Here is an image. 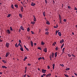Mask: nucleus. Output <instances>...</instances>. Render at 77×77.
<instances>
[{
  "mask_svg": "<svg viewBox=\"0 0 77 77\" xmlns=\"http://www.w3.org/2000/svg\"><path fill=\"white\" fill-rule=\"evenodd\" d=\"M6 33L8 34H10L11 33L10 30L9 29L6 30Z\"/></svg>",
  "mask_w": 77,
  "mask_h": 77,
  "instance_id": "f257e3e1",
  "label": "nucleus"
},
{
  "mask_svg": "<svg viewBox=\"0 0 77 77\" xmlns=\"http://www.w3.org/2000/svg\"><path fill=\"white\" fill-rule=\"evenodd\" d=\"M42 73H45V72H46V70H44L43 69H42Z\"/></svg>",
  "mask_w": 77,
  "mask_h": 77,
  "instance_id": "f03ea898",
  "label": "nucleus"
},
{
  "mask_svg": "<svg viewBox=\"0 0 77 77\" xmlns=\"http://www.w3.org/2000/svg\"><path fill=\"white\" fill-rule=\"evenodd\" d=\"M9 45V43H6V45H5V46H6V47L7 48H8Z\"/></svg>",
  "mask_w": 77,
  "mask_h": 77,
  "instance_id": "7ed1b4c3",
  "label": "nucleus"
},
{
  "mask_svg": "<svg viewBox=\"0 0 77 77\" xmlns=\"http://www.w3.org/2000/svg\"><path fill=\"white\" fill-rule=\"evenodd\" d=\"M10 54V53H7L6 54V55H5V57H8L9 56V55Z\"/></svg>",
  "mask_w": 77,
  "mask_h": 77,
  "instance_id": "20e7f679",
  "label": "nucleus"
},
{
  "mask_svg": "<svg viewBox=\"0 0 77 77\" xmlns=\"http://www.w3.org/2000/svg\"><path fill=\"white\" fill-rule=\"evenodd\" d=\"M36 5V4L35 3H34L33 2H32L31 3V5L33 6H35V5Z\"/></svg>",
  "mask_w": 77,
  "mask_h": 77,
  "instance_id": "39448f33",
  "label": "nucleus"
},
{
  "mask_svg": "<svg viewBox=\"0 0 77 77\" xmlns=\"http://www.w3.org/2000/svg\"><path fill=\"white\" fill-rule=\"evenodd\" d=\"M64 42V40L63 39H62V40H60V44H62Z\"/></svg>",
  "mask_w": 77,
  "mask_h": 77,
  "instance_id": "423d86ee",
  "label": "nucleus"
},
{
  "mask_svg": "<svg viewBox=\"0 0 77 77\" xmlns=\"http://www.w3.org/2000/svg\"><path fill=\"white\" fill-rule=\"evenodd\" d=\"M55 66V64H52V69H53V70H54V69Z\"/></svg>",
  "mask_w": 77,
  "mask_h": 77,
  "instance_id": "0eeeda50",
  "label": "nucleus"
},
{
  "mask_svg": "<svg viewBox=\"0 0 77 77\" xmlns=\"http://www.w3.org/2000/svg\"><path fill=\"white\" fill-rule=\"evenodd\" d=\"M20 29H21V30H24V29L23 28V27L22 26H20Z\"/></svg>",
  "mask_w": 77,
  "mask_h": 77,
  "instance_id": "6e6552de",
  "label": "nucleus"
},
{
  "mask_svg": "<svg viewBox=\"0 0 77 77\" xmlns=\"http://www.w3.org/2000/svg\"><path fill=\"white\" fill-rule=\"evenodd\" d=\"M58 35L59 36H61V34L60 32H58Z\"/></svg>",
  "mask_w": 77,
  "mask_h": 77,
  "instance_id": "1a4fd4ad",
  "label": "nucleus"
},
{
  "mask_svg": "<svg viewBox=\"0 0 77 77\" xmlns=\"http://www.w3.org/2000/svg\"><path fill=\"white\" fill-rule=\"evenodd\" d=\"M46 23L48 25H50V22L48 21H47Z\"/></svg>",
  "mask_w": 77,
  "mask_h": 77,
  "instance_id": "9d476101",
  "label": "nucleus"
},
{
  "mask_svg": "<svg viewBox=\"0 0 77 77\" xmlns=\"http://www.w3.org/2000/svg\"><path fill=\"white\" fill-rule=\"evenodd\" d=\"M31 46H32L33 47V42H32V41H31Z\"/></svg>",
  "mask_w": 77,
  "mask_h": 77,
  "instance_id": "9b49d317",
  "label": "nucleus"
},
{
  "mask_svg": "<svg viewBox=\"0 0 77 77\" xmlns=\"http://www.w3.org/2000/svg\"><path fill=\"white\" fill-rule=\"evenodd\" d=\"M2 68L3 69H4V68L7 69V67L5 66H2Z\"/></svg>",
  "mask_w": 77,
  "mask_h": 77,
  "instance_id": "f8f14e48",
  "label": "nucleus"
},
{
  "mask_svg": "<svg viewBox=\"0 0 77 77\" xmlns=\"http://www.w3.org/2000/svg\"><path fill=\"white\" fill-rule=\"evenodd\" d=\"M35 22L34 21L31 22V24H32V25H34V24H35Z\"/></svg>",
  "mask_w": 77,
  "mask_h": 77,
  "instance_id": "ddd939ff",
  "label": "nucleus"
},
{
  "mask_svg": "<svg viewBox=\"0 0 77 77\" xmlns=\"http://www.w3.org/2000/svg\"><path fill=\"white\" fill-rule=\"evenodd\" d=\"M44 51H45V52L46 53L47 52V49H46V48H45V49H44Z\"/></svg>",
  "mask_w": 77,
  "mask_h": 77,
  "instance_id": "4468645a",
  "label": "nucleus"
},
{
  "mask_svg": "<svg viewBox=\"0 0 77 77\" xmlns=\"http://www.w3.org/2000/svg\"><path fill=\"white\" fill-rule=\"evenodd\" d=\"M23 7L22 6V7H21V11H22V12H23Z\"/></svg>",
  "mask_w": 77,
  "mask_h": 77,
  "instance_id": "2eb2a0df",
  "label": "nucleus"
},
{
  "mask_svg": "<svg viewBox=\"0 0 77 77\" xmlns=\"http://www.w3.org/2000/svg\"><path fill=\"white\" fill-rule=\"evenodd\" d=\"M51 75V73H49L46 75V77H48L49 76H50Z\"/></svg>",
  "mask_w": 77,
  "mask_h": 77,
  "instance_id": "dca6fc26",
  "label": "nucleus"
},
{
  "mask_svg": "<svg viewBox=\"0 0 77 77\" xmlns=\"http://www.w3.org/2000/svg\"><path fill=\"white\" fill-rule=\"evenodd\" d=\"M20 50H21V51H23V47H21V48H20Z\"/></svg>",
  "mask_w": 77,
  "mask_h": 77,
  "instance_id": "f3484780",
  "label": "nucleus"
},
{
  "mask_svg": "<svg viewBox=\"0 0 77 77\" xmlns=\"http://www.w3.org/2000/svg\"><path fill=\"white\" fill-rule=\"evenodd\" d=\"M58 26L57 25H56V26H54V28H57Z\"/></svg>",
  "mask_w": 77,
  "mask_h": 77,
  "instance_id": "a211bd4d",
  "label": "nucleus"
},
{
  "mask_svg": "<svg viewBox=\"0 0 77 77\" xmlns=\"http://www.w3.org/2000/svg\"><path fill=\"white\" fill-rule=\"evenodd\" d=\"M19 17H21V18H22V15L21 14H19Z\"/></svg>",
  "mask_w": 77,
  "mask_h": 77,
  "instance_id": "6ab92c4d",
  "label": "nucleus"
},
{
  "mask_svg": "<svg viewBox=\"0 0 77 77\" xmlns=\"http://www.w3.org/2000/svg\"><path fill=\"white\" fill-rule=\"evenodd\" d=\"M11 16V15L10 14H9L7 15V17H10Z\"/></svg>",
  "mask_w": 77,
  "mask_h": 77,
  "instance_id": "aec40b11",
  "label": "nucleus"
},
{
  "mask_svg": "<svg viewBox=\"0 0 77 77\" xmlns=\"http://www.w3.org/2000/svg\"><path fill=\"white\" fill-rule=\"evenodd\" d=\"M64 46V43H63V44H62V46H61V47H60V48H63V47Z\"/></svg>",
  "mask_w": 77,
  "mask_h": 77,
  "instance_id": "412c9836",
  "label": "nucleus"
},
{
  "mask_svg": "<svg viewBox=\"0 0 77 77\" xmlns=\"http://www.w3.org/2000/svg\"><path fill=\"white\" fill-rule=\"evenodd\" d=\"M57 52H56V53H55V57H57Z\"/></svg>",
  "mask_w": 77,
  "mask_h": 77,
  "instance_id": "4be33fe9",
  "label": "nucleus"
},
{
  "mask_svg": "<svg viewBox=\"0 0 77 77\" xmlns=\"http://www.w3.org/2000/svg\"><path fill=\"white\" fill-rule=\"evenodd\" d=\"M65 49V48H63V50H62L63 53L64 52Z\"/></svg>",
  "mask_w": 77,
  "mask_h": 77,
  "instance_id": "5701e85b",
  "label": "nucleus"
},
{
  "mask_svg": "<svg viewBox=\"0 0 77 77\" xmlns=\"http://www.w3.org/2000/svg\"><path fill=\"white\" fill-rule=\"evenodd\" d=\"M45 44V43L43 42H41V45H44Z\"/></svg>",
  "mask_w": 77,
  "mask_h": 77,
  "instance_id": "b1692460",
  "label": "nucleus"
},
{
  "mask_svg": "<svg viewBox=\"0 0 77 77\" xmlns=\"http://www.w3.org/2000/svg\"><path fill=\"white\" fill-rule=\"evenodd\" d=\"M27 58V57H25V58H24V59H23V61H25L26 59Z\"/></svg>",
  "mask_w": 77,
  "mask_h": 77,
  "instance_id": "393cba45",
  "label": "nucleus"
},
{
  "mask_svg": "<svg viewBox=\"0 0 77 77\" xmlns=\"http://www.w3.org/2000/svg\"><path fill=\"white\" fill-rule=\"evenodd\" d=\"M69 70H70V68H66V69H65V70H66V71H68Z\"/></svg>",
  "mask_w": 77,
  "mask_h": 77,
  "instance_id": "a878e982",
  "label": "nucleus"
},
{
  "mask_svg": "<svg viewBox=\"0 0 77 77\" xmlns=\"http://www.w3.org/2000/svg\"><path fill=\"white\" fill-rule=\"evenodd\" d=\"M15 46L16 48H17L18 47V46L17 45V43H16V44H15Z\"/></svg>",
  "mask_w": 77,
  "mask_h": 77,
  "instance_id": "bb28decb",
  "label": "nucleus"
},
{
  "mask_svg": "<svg viewBox=\"0 0 77 77\" xmlns=\"http://www.w3.org/2000/svg\"><path fill=\"white\" fill-rule=\"evenodd\" d=\"M50 60H52V57H51V55H50Z\"/></svg>",
  "mask_w": 77,
  "mask_h": 77,
  "instance_id": "cd10ccee",
  "label": "nucleus"
},
{
  "mask_svg": "<svg viewBox=\"0 0 77 77\" xmlns=\"http://www.w3.org/2000/svg\"><path fill=\"white\" fill-rule=\"evenodd\" d=\"M2 61H3V62H4V63H6V62L5 60H2Z\"/></svg>",
  "mask_w": 77,
  "mask_h": 77,
  "instance_id": "c85d7f7f",
  "label": "nucleus"
},
{
  "mask_svg": "<svg viewBox=\"0 0 77 77\" xmlns=\"http://www.w3.org/2000/svg\"><path fill=\"white\" fill-rule=\"evenodd\" d=\"M11 8H12L13 9H14V6H13V4H12L11 5Z\"/></svg>",
  "mask_w": 77,
  "mask_h": 77,
  "instance_id": "c756f323",
  "label": "nucleus"
},
{
  "mask_svg": "<svg viewBox=\"0 0 77 77\" xmlns=\"http://www.w3.org/2000/svg\"><path fill=\"white\" fill-rule=\"evenodd\" d=\"M27 30L28 32H29V31H30V29H29V28H28Z\"/></svg>",
  "mask_w": 77,
  "mask_h": 77,
  "instance_id": "7c9ffc66",
  "label": "nucleus"
},
{
  "mask_svg": "<svg viewBox=\"0 0 77 77\" xmlns=\"http://www.w3.org/2000/svg\"><path fill=\"white\" fill-rule=\"evenodd\" d=\"M60 66H62V67L64 66V65H63V64H60Z\"/></svg>",
  "mask_w": 77,
  "mask_h": 77,
  "instance_id": "2f4dec72",
  "label": "nucleus"
},
{
  "mask_svg": "<svg viewBox=\"0 0 77 77\" xmlns=\"http://www.w3.org/2000/svg\"><path fill=\"white\" fill-rule=\"evenodd\" d=\"M10 30L11 31H12L13 29L12 28V27L11 26H10Z\"/></svg>",
  "mask_w": 77,
  "mask_h": 77,
  "instance_id": "473e14b6",
  "label": "nucleus"
},
{
  "mask_svg": "<svg viewBox=\"0 0 77 77\" xmlns=\"http://www.w3.org/2000/svg\"><path fill=\"white\" fill-rule=\"evenodd\" d=\"M59 20L62 19L61 17V15H59Z\"/></svg>",
  "mask_w": 77,
  "mask_h": 77,
  "instance_id": "72a5a7b5",
  "label": "nucleus"
},
{
  "mask_svg": "<svg viewBox=\"0 0 77 77\" xmlns=\"http://www.w3.org/2000/svg\"><path fill=\"white\" fill-rule=\"evenodd\" d=\"M36 20V18H33V21L34 22H35Z\"/></svg>",
  "mask_w": 77,
  "mask_h": 77,
  "instance_id": "f704fd0d",
  "label": "nucleus"
},
{
  "mask_svg": "<svg viewBox=\"0 0 77 77\" xmlns=\"http://www.w3.org/2000/svg\"><path fill=\"white\" fill-rule=\"evenodd\" d=\"M68 56H69V57H71V55L69 54H68Z\"/></svg>",
  "mask_w": 77,
  "mask_h": 77,
  "instance_id": "c9c22d12",
  "label": "nucleus"
},
{
  "mask_svg": "<svg viewBox=\"0 0 77 77\" xmlns=\"http://www.w3.org/2000/svg\"><path fill=\"white\" fill-rule=\"evenodd\" d=\"M51 56H54V53H53V52L51 53V55H50Z\"/></svg>",
  "mask_w": 77,
  "mask_h": 77,
  "instance_id": "e433bc0d",
  "label": "nucleus"
},
{
  "mask_svg": "<svg viewBox=\"0 0 77 77\" xmlns=\"http://www.w3.org/2000/svg\"><path fill=\"white\" fill-rule=\"evenodd\" d=\"M14 6L15 7V8H18V5H14Z\"/></svg>",
  "mask_w": 77,
  "mask_h": 77,
  "instance_id": "4c0bfd02",
  "label": "nucleus"
},
{
  "mask_svg": "<svg viewBox=\"0 0 77 77\" xmlns=\"http://www.w3.org/2000/svg\"><path fill=\"white\" fill-rule=\"evenodd\" d=\"M49 33V32H45V35H48V34Z\"/></svg>",
  "mask_w": 77,
  "mask_h": 77,
  "instance_id": "58836bf2",
  "label": "nucleus"
},
{
  "mask_svg": "<svg viewBox=\"0 0 77 77\" xmlns=\"http://www.w3.org/2000/svg\"><path fill=\"white\" fill-rule=\"evenodd\" d=\"M48 29H45V31H46L48 32Z\"/></svg>",
  "mask_w": 77,
  "mask_h": 77,
  "instance_id": "ea45409f",
  "label": "nucleus"
},
{
  "mask_svg": "<svg viewBox=\"0 0 77 77\" xmlns=\"http://www.w3.org/2000/svg\"><path fill=\"white\" fill-rule=\"evenodd\" d=\"M43 15L44 16H45V12H43Z\"/></svg>",
  "mask_w": 77,
  "mask_h": 77,
  "instance_id": "a19ab883",
  "label": "nucleus"
},
{
  "mask_svg": "<svg viewBox=\"0 0 77 77\" xmlns=\"http://www.w3.org/2000/svg\"><path fill=\"white\" fill-rule=\"evenodd\" d=\"M41 59V57H39V58L38 59V60H40Z\"/></svg>",
  "mask_w": 77,
  "mask_h": 77,
  "instance_id": "79ce46f5",
  "label": "nucleus"
},
{
  "mask_svg": "<svg viewBox=\"0 0 77 77\" xmlns=\"http://www.w3.org/2000/svg\"><path fill=\"white\" fill-rule=\"evenodd\" d=\"M64 76H65L66 77H69L68 75L64 74Z\"/></svg>",
  "mask_w": 77,
  "mask_h": 77,
  "instance_id": "37998d69",
  "label": "nucleus"
},
{
  "mask_svg": "<svg viewBox=\"0 0 77 77\" xmlns=\"http://www.w3.org/2000/svg\"><path fill=\"white\" fill-rule=\"evenodd\" d=\"M25 49L27 51H29V49L28 48H25Z\"/></svg>",
  "mask_w": 77,
  "mask_h": 77,
  "instance_id": "c03bdc74",
  "label": "nucleus"
},
{
  "mask_svg": "<svg viewBox=\"0 0 77 77\" xmlns=\"http://www.w3.org/2000/svg\"><path fill=\"white\" fill-rule=\"evenodd\" d=\"M63 21L64 22H66V20L65 19L63 20Z\"/></svg>",
  "mask_w": 77,
  "mask_h": 77,
  "instance_id": "a18cd8bd",
  "label": "nucleus"
},
{
  "mask_svg": "<svg viewBox=\"0 0 77 77\" xmlns=\"http://www.w3.org/2000/svg\"><path fill=\"white\" fill-rule=\"evenodd\" d=\"M38 49L39 50H42L41 48H40V47H39L38 48Z\"/></svg>",
  "mask_w": 77,
  "mask_h": 77,
  "instance_id": "49530a36",
  "label": "nucleus"
},
{
  "mask_svg": "<svg viewBox=\"0 0 77 77\" xmlns=\"http://www.w3.org/2000/svg\"><path fill=\"white\" fill-rule=\"evenodd\" d=\"M31 33H32V34H34V32L32 31H31Z\"/></svg>",
  "mask_w": 77,
  "mask_h": 77,
  "instance_id": "de8ad7c7",
  "label": "nucleus"
},
{
  "mask_svg": "<svg viewBox=\"0 0 77 77\" xmlns=\"http://www.w3.org/2000/svg\"><path fill=\"white\" fill-rule=\"evenodd\" d=\"M59 32V31L56 30V33H57Z\"/></svg>",
  "mask_w": 77,
  "mask_h": 77,
  "instance_id": "09e8293b",
  "label": "nucleus"
},
{
  "mask_svg": "<svg viewBox=\"0 0 77 77\" xmlns=\"http://www.w3.org/2000/svg\"><path fill=\"white\" fill-rule=\"evenodd\" d=\"M45 2L46 4H47V0H45Z\"/></svg>",
  "mask_w": 77,
  "mask_h": 77,
  "instance_id": "8fccbe9b",
  "label": "nucleus"
},
{
  "mask_svg": "<svg viewBox=\"0 0 77 77\" xmlns=\"http://www.w3.org/2000/svg\"><path fill=\"white\" fill-rule=\"evenodd\" d=\"M19 43H21V40H19Z\"/></svg>",
  "mask_w": 77,
  "mask_h": 77,
  "instance_id": "3c124183",
  "label": "nucleus"
},
{
  "mask_svg": "<svg viewBox=\"0 0 77 77\" xmlns=\"http://www.w3.org/2000/svg\"><path fill=\"white\" fill-rule=\"evenodd\" d=\"M68 8L69 9H70V8H71V7L69 6H68Z\"/></svg>",
  "mask_w": 77,
  "mask_h": 77,
  "instance_id": "603ef678",
  "label": "nucleus"
},
{
  "mask_svg": "<svg viewBox=\"0 0 77 77\" xmlns=\"http://www.w3.org/2000/svg\"><path fill=\"white\" fill-rule=\"evenodd\" d=\"M74 10H76L77 11V8L76 7H75V8H74Z\"/></svg>",
  "mask_w": 77,
  "mask_h": 77,
  "instance_id": "864d4df0",
  "label": "nucleus"
},
{
  "mask_svg": "<svg viewBox=\"0 0 77 77\" xmlns=\"http://www.w3.org/2000/svg\"><path fill=\"white\" fill-rule=\"evenodd\" d=\"M55 50H56V51H57L58 50L57 47H56V48H55Z\"/></svg>",
  "mask_w": 77,
  "mask_h": 77,
  "instance_id": "5fc2aeb1",
  "label": "nucleus"
},
{
  "mask_svg": "<svg viewBox=\"0 0 77 77\" xmlns=\"http://www.w3.org/2000/svg\"><path fill=\"white\" fill-rule=\"evenodd\" d=\"M26 74H25V75H23V77H26Z\"/></svg>",
  "mask_w": 77,
  "mask_h": 77,
  "instance_id": "6e6d98bb",
  "label": "nucleus"
},
{
  "mask_svg": "<svg viewBox=\"0 0 77 77\" xmlns=\"http://www.w3.org/2000/svg\"><path fill=\"white\" fill-rule=\"evenodd\" d=\"M24 73H26V70L25 69V70L24 71Z\"/></svg>",
  "mask_w": 77,
  "mask_h": 77,
  "instance_id": "4d7b16f0",
  "label": "nucleus"
},
{
  "mask_svg": "<svg viewBox=\"0 0 77 77\" xmlns=\"http://www.w3.org/2000/svg\"><path fill=\"white\" fill-rule=\"evenodd\" d=\"M47 67L48 68V69H50V66H47Z\"/></svg>",
  "mask_w": 77,
  "mask_h": 77,
  "instance_id": "13d9d810",
  "label": "nucleus"
},
{
  "mask_svg": "<svg viewBox=\"0 0 77 77\" xmlns=\"http://www.w3.org/2000/svg\"><path fill=\"white\" fill-rule=\"evenodd\" d=\"M43 76H45L46 75V74H43Z\"/></svg>",
  "mask_w": 77,
  "mask_h": 77,
  "instance_id": "bf43d9fd",
  "label": "nucleus"
},
{
  "mask_svg": "<svg viewBox=\"0 0 77 77\" xmlns=\"http://www.w3.org/2000/svg\"><path fill=\"white\" fill-rule=\"evenodd\" d=\"M24 47L25 48H26V45H24Z\"/></svg>",
  "mask_w": 77,
  "mask_h": 77,
  "instance_id": "052dcab7",
  "label": "nucleus"
},
{
  "mask_svg": "<svg viewBox=\"0 0 77 77\" xmlns=\"http://www.w3.org/2000/svg\"><path fill=\"white\" fill-rule=\"evenodd\" d=\"M20 45H20V43H19L18 45V46H20Z\"/></svg>",
  "mask_w": 77,
  "mask_h": 77,
  "instance_id": "680f3d73",
  "label": "nucleus"
},
{
  "mask_svg": "<svg viewBox=\"0 0 77 77\" xmlns=\"http://www.w3.org/2000/svg\"><path fill=\"white\" fill-rule=\"evenodd\" d=\"M52 45L55 46V44L54 43H53V44H52Z\"/></svg>",
  "mask_w": 77,
  "mask_h": 77,
  "instance_id": "e2e57ef3",
  "label": "nucleus"
},
{
  "mask_svg": "<svg viewBox=\"0 0 77 77\" xmlns=\"http://www.w3.org/2000/svg\"><path fill=\"white\" fill-rule=\"evenodd\" d=\"M27 65L28 66H30L31 65V64L30 63H28Z\"/></svg>",
  "mask_w": 77,
  "mask_h": 77,
  "instance_id": "0e129e2a",
  "label": "nucleus"
},
{
  "mask_svg": "<svg viewBox=\"0 0 77 77\" xmlns=\"http://www.w3.org/2000/svg\"><path fill=\"white\" fill-rule=\"evenodd\" d=\"M3 42V41L2 40H1V39H0V42Z\"/></svg>",
  "mask_w": 77,
  "mask_h": 77,
  "instance_id": "69168bd1",
  "label": "nucleus"
},
{
  "mask_svg": "<svg viewBox=\"0 0 77 77\" xmlns=\"http://www.w3.org/2000/svg\"><path fill=\"white\" fill-rule=\"evenodd\" d=\"M74 75H75L77 76V74L76 73H74Z\"/></svg>",
  "mask_w": 77,
  "mask_h": 77,
  "instance_id": "338daca9",
  "label": "nucleus"
},
{
  "mask_svg": "<svg viewBox=\"0 0 77 77\" xmlns=\"http://www.w3.org/2000/svg\"><path fill=\"white\" fill-rule=\"evenodd\" d=\"M34 45L35 46L36 45V43H34Z\"/></svg>",
  "mask_w": 77,
  "mask_h": 77,
  "instance_id": "774afa93",
  "label": "nucleus"
}]
</instances>
